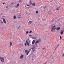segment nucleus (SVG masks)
<instances>
[{"label":"nucleus","instance_id":"obj_47","mask_svg":"<svg viewBox=\"0 0 64 64\" xmlns=\"http://www.w3.org/2000/svg\"><path fill=\"white\" fill-rule=\"evenodd\" d=\"M45 49V48H43V50H44Z\"/></svg>","mask_w":64,"mask_h":64},{"label":"nucleus","instance_id":"obj_44","mask_svg":"<svg viewBox=\"0 0 64 64\" xmlns=\"http://www.w3.org/2000/svg\"><path fill=\"white\" fill-rule=\"evenodd\" d=\"M5 4H6V3H5L4 2L3 3V5H4V4H5Z\"/></svg>","mask_w":64,"mask_h":64},{"label":"nucleus","instance_id":"obj_43","mask_svg":"<svg viewBox=\"0 0 64 64\" xmlns=\"http://www.w3.org/2000/svg\"><path fill=\"white\" fill-rule=\"evenodd\" d=\"M22 18V17H18V19H19V18Z\"/></svg>","mask_w":64,"mask_h":64},{"label":"nucleus","instance_id":"obj_42","mask_svg":"<svg viewBox=\"0 0 64 64\" xmlns=\"http://www.w3.org/2000/svg\"><path fill=\"white\" fill-rule=\"evenodd\" d=\"M29 36H30V37H31V36H32V35H29Z\"/></svg>","mask_w":64,"mask_h":64},{"label":"nucleus","instance_id":"obj_22","mask_svg":"<svg viewBox=\"0 0 64 64\" xmlns=\"http://www.w3.org/2000/svg\"><path fill=\"white\" fill-rule=\"evenodd\" d=\"M32 30H30V32H29V33L30 34H31V33H32Z\"/></svg>","mask_w":64,"mask_h":64},{"label":"nucleus","instance_id":"obj_34","mask_svg":"<svg viewBox=\"0 0 64 64\" xmlns=\"http://www.w3.org/2000/svg\"><path fill=\"white\" fill-rule=\"evenodd\" d=\"M18 16L19 17H20V16H21V14L19 15H18Z\"/></svg>","mask_w":64,"mask_h":64},{"label":"nucleus","instance_id":"obj_21","mask_svg":"<svg viewBox=\"0 0 64 64\" xmlns=\"http://www.w3.org/2000/svg\"><path fill=\"white\" fill-rule=\"evenodd\" d=\"M19 5H20V4H19V3H18L17 5V6H19Z\"/></svg>","mask_w":64,"mask_h":64},{"label":"nucleus","instance_id":"obj_29","mask_svg":"<svg viewBox=\"0 0 64 64\" xmlns=\"http://www.w3.org/2000/svg\"><path fill=\"white\" fill-rule=\"evenodd\" d=\"M29 33V32H28V31L26 32V34H27L28 33Z\"/></svg>","mask_w":64,"mask_h":64},{"label":"nucleus","instance_id":"obj_60","mask_svg":"<svg viewBox=\"0 0 64 64\" xmlns=\"http://www.w3.org/2000/svg\"><path fill=\"white\" fill-rule=\"evenodd\" d=\"M50 2H52V1H50Z\"/></svg>","mask_w":64,"mask_h":64},{"label":"nucleus","instance_id":"obj_35","mask_svg":"<svg viewBox=\"0 0 64 64\" xmlns=\"http://www.w3.org/2000/svg\"><path fill=\"white\" fill-rule=\"evenodd\" d=\"M52 63H53V61H52L51 62H50V64H52Z\"/></svg>","mask_w":64,"mask_h":64},{"label":"nucleus","instance_id":"obj_3","mask_svg":"<svg viewBox=\"0 0 64 64\" xmlns=\"http://www.w3.org/2000/svg\"><path fill=\"white\" fill-rule=\"evenodd\" d=\"M2 19L3 20L4 23L6 24V21L5 19L4 18H2Z\"/></svg>","mask_w":64,"mask_h":64},{"label":"nucleus","instance_id":"obj_56","mask_svg":"<svg viewBox=\"0 0 64 64\" xmlns=\"http://www.w3.org/2000/svg\"><path fill=\"white\" fill-rule=\"evenodd\" d=\"M52 58V59H53V57Z\"/></svg>","mask_w":64,"mask_h":64},{"label":"nucleus","instance_id":"obj_54","mask_svg":"<svg viewBox=\"0 0 64 64\" xmlns=\"http://www.w3.org/2000/svg\"><path fill=\"white\" fill-rule=\"evenodd\" d=\"M9 47H11V46H9Z\"/></svg>","mask_w":64,"mask_h":64},{"label":"nucleus","instance_id":"obj_59","mask_svg":"<svg viewBox=\"0 0 64 64\" xmlns=\"http://www.w3.org/2000/svg\"><path fill=\"white\" fill-rule=\"evenodd\" d=\"M56 48H57V47H56Z\"/></svg>","mask_w":64,"mask_h":64},{"label":"nucleus","instance_id":"obj_31","mask_svg":"<svg viewBox=\"0 0 64 64\" xmlns=\"http://www.w3.org/2000/svg\"><path fill=\"white\" fill-rule=\"evenodd\" d=\"M24 45H25V46H26V45H27V44H26V43H25Z\"/></svg>","mask_w":64,"mask_h":64},{"label":"nucleus","instance_id":"obj_8","mask_svg":"<svg viewBox=\"0 0 64 64\" xmlns=\"http://www.w3.org/2000/svg\"><path fill=\"white\" fill-rule=\"evenodd\" d=\"M60 34L61 35H62V34H63V30H61Z\"/></svg>","mask_w":64,"mask_h":64},{"label":"nucleus","instance_id":"obj_12","mask_svg":"<svg viewBox=\"0 0 64 64\" xmlns=\"http://www.w3.org/2000/svg\"><path fill=\"white\" fill-rule=\"evenodd\" d=\"M60 7H57L56 8V10H59V9H60Z\"/></svg>","mask_w":64,"mask_h":64},{"label":"nucleus","instance_id":"obj_6","mask_svg":"<svg viewBox=\"0 0 64 64\" xmlns=\"http://www.w3.org/2000/svg\"><path fill=\"white\" fill-rule=\"evenodd\" d=\"M24 56V55L23 54H22L20 57V58L21 59H22L23 58V57Z\"/></svg>","mask_w":64,"mask_h":64},{"label":"nucleus","instance_id":"obj_26","mask_svg":"<svg viewBox=\"0 0 64 64\" xmlns=\"http://www.w3.org/2000/svg\"><path fill=\"white\" fill-rule=\"evenodd\" d=\"M18 2H22V1L21 0H20L18 1Z\"/></svg>","mask_w":64,"mask_h":64},{"label":"nucleus","instance_id":"obj_5","mask_svg":"<svg viewBox=\"0 0 64 64\" xmlns=\"http://www.w3.org/2000/svg\"><path fill=\"white\" fill-rule=\"evenodd\" d=\"M60 28L59 27H58L56 28V30H60Z\"/></svg>","mask_w":64,"mask_h":64},{"label":"nucleus","instance_id":"obj_14","mask_svg":"<svg viewBox=\"0 0 64 64\" xmlns=\"http://www.w3.org/2000/svg\"><path fill=\"white\" fill-rule=\"evenodd\" d=\"M14 24H17V22H16V21H14Z\"/></svg>","mask_w":64,"mask_h":64},{"label":"nucleus","instance_id":"obj_45","mask_svg":"<svg viewBox=\"0 0 64 64\" xmlns=\"http://www.w3.org/2000/svg\"><path fill=\"white\" fill-rule=\"evenodd\" d=\"M0 15L2 16V15H3V14L2 13H1L0 14Z\"/></svg>","mask_w":64,"mask_h":64},{"label":"nucleus","instance_id":"obj_28","mask_svg":"<svg viewBox=\"0 0 64 64\" xmlns=\"http://www.w3.org/2000/svg\"><path fill=\"white\" fill-rule=\"evenodd\" d=\"M0 22L1 23H2L3 24H4L3 22H2V21H1Z\"/></svg>","mask_w":64,"mask_h":64},{"label":"nucleus","instance_id":"obj_19","mask_svg":"<svg viewBox=\"0 0 64 64\" xmlns=\"http://www.w3.org/2000/svg\"><path fill=\"white\" fill-rule=\"evenodd\" d=\"M12 43L11 42H10V46H12Z\"/></svg>","mask_w":64,"mask_h":64},{"label":"nucleus","instance_id":"obj_25","mask_svg":"<svg viewBox=\"0 0 64 64\" xmlns=\"http://www.w3.org/2000/svg\"><path fill=\"white\" fill-rule=\"evenodd\" d=\"M36 46L37 47V43H36Z\"/></svg>","mask_w":64,"mask_h":64},{"label":"nucleus","instance_id":"obj_58","mask_svg":"<svg viewBox=\"0 0 64 64\" xmlns=\"http://www.w3.org/2000/svg\"><path fill=\"white\" fill-rule=\"evenodd\" d=\"M32 60H33V59H32Z\"/></svg>","mask_w":64,"mask_h":64},{"label":"nucleus","instance_id":"obj_16","mask_svg":"<svg viewBox=\"0 0 64 64\" xmlns=\"http://www.w3.org/2000/svg\"><path fill=\"white\" fill-rule=\"evenodd\" d=\"M50 12H51V10H49L48 11V13H50Z\"/></svg>","mask_w":64,"mask_h":64},{"label":"nucleus","instance_id":"obj_23","mask_svg":"<svg viewBox=\"0 0 64 64\" xmlns=\"http://www.w3.org/2000/svg\"><path fill=\"white\" fill-rule=\"evenodd\" d=\"M32 49L33 51H34L35 50L34 49V48L33 47L32 48Z\"/></svg>","mask_w":64,"mask_h":64},{"label":"nucleus","instance_id":"obj_57","mask_svg":"<svg viewBox=\"0 0 64 64\" xmlns=\"http://www.w3.org/2000/svg\"><path fill=\"white\" fill-rule=\"evenodd\" d=\"M38 41H40V40H38Z\"/></svg>","mask_w":64,"mask_h":64},{"label":"nucleus","instance_id":"obj_13","mask_svg":"<svg viewBox=\"0 0 64 64\" xmlns=\"http://www.w3.org/2000/svg\"><path fill=\"white\" fill-rule=\"evenodd\" d=\"M32 21L31 20L29 22H28V24L30 23L29 24H29H31V23H32Z\"/></svg>","mask_w":64,"mask_h":64},{"label":"nucleus","instance_id":"obj_51","mask_svg":"<svg viewBox=\"0 0 64 64\" xmlns=\"http://www.w3.org/2000/svg\"><path fill=\"white\" fill-rule=\"evenodd\" d=\"M44 25H46V24H44Z\"/></svg>","mask_w":64,"mask_h":64},{"label":"nucleus","instance_id":"obj_38","mask_svg":"<svg viewBox=\"0 0 64 64\" xmlns=\"http://www.w3.org/2000/svg\"><path fill=\"white\" fill-rule=\"evenodd\" d=\"M36 38L35 37H34V38H33V39H36Z\"/></svg>","mask_w":64,"mask_h":64},{"label":"nucleus","instance_id":"obj_10","mask_svg":"<svg viewBox=\"0 0 64 64\" xmlns=\"http://www.w3.org/2000/svg\"><path fill=\"white\" fill-rule=\"evenodd\" d=\"M30 52V51H28L27 52H26V55H28V54H29V53Z\"/></svg>","mask_w":64,"mask_h":64},{"label":"nucleus","instance_id":"obj_33","mask_svg":"<svg viewBox=\"0 0 64 64\" xmlns=\"http://www.w3.org/2000/svg\"><path fill=\"white\" fill-rule=\"evenodd\" d=\"M38 11H37L36 12V14L38 13Z\"/></svg>","mask_w":64,"mask_h":64},{"label":"nucleus","instance_id":"obj_30","mask_svg":"<svg viewBox=\"0 0 64 64\" xmlns=\"http://www.w3.org/2000/svg\"><path fill=\"white\" fill-rule=\"evenodd\" d=\"M60 39H62V37H61V36H60Z\"/></svg>","mask_w":64,"mask_h":64},{"label":"nucleus","instance_id":"obj_18","mask_svg":"<svg viewBox=\"0 0 64 64\" xmlns=\"http://www.w3.org/2000/svg\"><path fill=\"white\" fill-rule=\"evenodd\" d=\"M30 5L32 4V2H31V0L30 2Z\"/></svg>","mask_w":64,"mask_h":64},{"label":"nucleus","instance_id":"obj_36","mask_svg":"<svg viewBox=\"0 0 64 64\" xmlns=\"http://www.w3.org/2000/svg\"><path fill=\"white\" fill-rule=\"evenodd\" d=\"M60 44H59L56 47H58L59 45Z\"/></svg>","mask_w":64,"mask_h":64},{"label":"nucleus","instance_id":"obj_17","mask_svg":"<svg viewBox=\"0 0 64 64\" xmlns=\"http://www.w3.org/2000/svg\"><path fill=\"white\" fill-rule=\"evenodd\" d=\"M16 16H14V19H16Z\"/></svg>","mask_w":64,"mask_h":64},{"label":"nucleus","instance_id":"obj_52","mask_svg":"<svg viewBox=\"0 0 64 64\" xmlns=\"http://www.w3.org/2000/svg\"><path fill=\"white\" fill-rule=\"evenodd\" d=\"M29 51H31V49H29Z\"/></svg>","mask_w":64,"mask_h":64},{"label":"nucleus","instance_id":"obj_37","mask_svg":"<svg viewBox=\"0 0 64 64\" xmlns=\"http://www.w3.org/2000/svg\"><path fill=\"white\" fill-rule=\"evenodd\" d=\"M27 50H26L25 51V52H26V53L27 52Z\"/></svg>","mask_w":64,"mask_h":64},{"label":"nucleus","instance_id":"obj_15","mask_svg":"<svg viewBox=\"0 0 64 64\" xmlns=\"http://www.w3.org/2000/svg\"><path fill=\"white\" fill-rule=\"evenodd\" d=\"M43 8H44V10H46V9H45V8H46V6H45L43 7Z\"/></svg>","mask_w":64,"mask_h":64},{"label":"nucleus","instance_id":"obj_48","mask_svg":"<svg viewBox=\"0 0 64 64\" xmlns=\"http://www.w3.org/2000/svg\"><path fill=\"white\" fill-rule=\"evenodd\" d=\"M4 29V28H2V29Z\"/></svg>","mask_w":64,"mask_h":64},{"label":"nucleus","instance_id":"obj_50","mask_svg":"<svg viewBox=\"0 0 64 64\" xmlns=\"http://www.w3.org/2000/svg\"><path fill=\"white\" fill-rule=\"evenodd\" d=\"M16 8H18V6H16Z\"/></svg>","mask_w":64,"mask_h":64},{"label":"nucleus","instance_id":"obj_32","mask_svg":"<svg viewBox=\"0 0 64 64\" xmlns=\"http://www.w3.org/2000/svg\"><path fill=\"white\" fill-rule=\"evenodd\" d=\"M32 57H34V54H33L32 55Z\"/></svg>","mask_w":64,"mask_h":64},{"label":"nucleus","instance_id":"obj_46","mask_svg":"<svg viewBox=\"0 0 64 64\" xmlns=\"http://www.w3.org/2000/svg\"><path fill=\"white\" fill-rule=\"evenodd\" d=\"M6 8H8V6H6Z\"/></svg>","mask_w":64,"mask_h":64},{"label":"nucleus","instance_id":"obj_55","mask_svg":"<svg viewBox=\"0 0 64 64\" xmlns=\"http://www.w3.org/2000/svg\"><path fill=\"white\" fill-rule=\"evenodd\" d=\"M56 48L55 49V50H56Z\"/></svg>","mask_w":64,"mask_h":64},{"label":"nucleus","instance_id":"obj_1","mask_svg":"<svg viewBox=\"0 0 64 64\" xmlns=\"http://www.w3.org/2000/svg\"><path fill=\"white\" fill-rule=\"evenodd\" d=\"M56 27V26H54L52 27V28L51 30V31H53V30H55V29H56V28H55Z\"/></svg>","mask_w":64,"mask_h":64},{"label":"nucleus","instance_id":"obj_49","mask_svg":"<svg viewBox=\"0 0 64 64\" xmlns=\"http://www.w3.org/2000/svg\"><path fill=\"white\" fill-rule=\"evenodd\" d=\"M29 5H27V6H29Z\"/></svg>","mask_w":64,"mask_h":64},{"label":"nucleus","instance_id":"obj_40","mask_svg":"<svg viewBox=\"0 0 64 64\" xmlns=\"http://www.w3.org/2000/svg\"><path fill=\"white\" fill-rule=\"evenodd\" d=\"M47 54H46V55L44 56V57H47Z\"/></svg>","mask_w":64,"mask_h":64},{"label":"nucleus","instance_id":"obj_27","mask_svg":"<svg viewBox=\"0 0 64 64\" xmlns=\"http://www.w3.org/2000/svg\"><path fill=\"white\" fill-rule=\"evenodd\" d=\"M28 7V8H31V6H30L29 5Z\"/></svg>","mask_w":64,"mask_h":64},{"label":"nucleus","instance_id":"obj_11","mask_svg":"<svg viewBox=\"0 0 64 64\" xmlns=\"http://www.w3.org/2000/svg\"><path fill=\"white\" fill-rule=\"evenodd\" d=\"M14 2H13L10 3V5L11 6H12V5L14 4Z\"/></svg>","mask_w":64,"mask_h":64},{"label":"nucleus","instance_id":"obj_20","mask_svg":"<svg viewBox=\"0 0 64 64\" xmlns=\"http://www.w3.org/2000/svg\"><path fill=\"white\" fill-rule=\"evenodd\" d=\"M39 43V42L38 41H37L35 43Z\"/></svg>","mask_w":64,"mask_h":64},{"label":"nucleus","instance_id":"obj_4","mask_svg":"<svg viewBox=\"0 0 64 64\" xmlns=\"http://www.w3.org/2000/svg\"><path fill=\"white\" fill-rule=\"evenodd\" d=\"M26 43L28 46H29L30 45H29V42H28V40L26 41Z\"/></svg>","mask_w":64,"mask_h":64},{"label":"nucleus","instance_id":"obj_9","mask_svg":"<svg viewBox=\"0 0 64 64\" xmlns=\"http://www.w3.org/2000/svg\"><path fill=\"white\" fill-rule=\"evenodd\" d=\"M35 40H33L32 42V44H34V43H35Z\"/></svg>","mask_w":64,"mask_h":64},{"label":"nucleus","instance_id":"obj_7","mask_svg":"<svg viewBox=\"0 0 64 64\" xmlns=\"http://www.w3.org/2000/svg\"><path fill=\"white\" fill-rule=\"evenodd\" d=\"M35 6V3H33L32 4V6L33 7H34Z\"/></svg>","mask_w":64,"mask_h":64},{"label":"nucleus","instance_id":"obj_2","mask_svg":"<svg viewBox=\"0 0 64 64\" xmlns=\"http://www.w3.org/2000/svg\"><path fill=\"white\" fill-rule=\"evenodd\" d=\"M0 59L2 62H4V58L0 57Z\"/></svg>","mask_w":64,"mask_h":64},{"label":"nucleus","instance_id":"obj_39","mask_svg":"<svg viewBox=\"0 0 64 64\" xmlns=\"http://www.w3.org/2000/svg\"><path fill=\"white\" fill-rule=\"evenodd\" d=\"M12 26H13V27H15V26H14V25H12Z\"/></svg>","mask_w":64,"mask_h":64},{"label":"nucleus","instance_id":"obj_41","mask_svg":"<svg viewBox=\"0 0 64 64\" xmlns=\"http://www.w3.org/2000/svg\"><path fill=\"white\" fill-rule=\"evenodd\" d=\"M48 62V61H47L46 62V63L44 64H46L47 63V62Z\"/></svg>","mask_w":64,"mask_h":64},{"label":"nucleus","instance_id":"obj_53","mask_svg":"<svg viewBox=\"0 0 64 64\" xmlns=\"http://www.w3.org/2000/svg\"><path fill=\"white\" fill-rule=\"evenodd\" d=\"M20 28V27H18V29H19V28Z\"/></svg>","mask_w":64,"mask_h":64},{"label":"nucleus","instance_id":"obj_24","mask_svg":"<svg viewBox=\"0 0 64 64\" xmlns=\"http://www.w3.org/2000/svg\"><path fill=\"white\" fill-rule=\"evenodd\" d=\"M55 20H54V19H53V20H52L51 21V22H53V21H54Z\"/></svg>","mask_w":64,"mask_h":64}]
</instances>
